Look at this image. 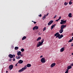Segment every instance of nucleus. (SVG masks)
<instances>
[{
    "label": "nucleus",
    "mask_w": 73,
    "mask_h": 73,
    "mask_svg": "<svg viewBox=\"0 0 73 73\" xmlns=\"http://www.w3.org/2000/svg\"><path fill=\"white\" fill-rule=\"evenodd\" d=\"M61 21L60 22V24L62 25H63V24H65L66 22V21H64L63 19H62L61 20Z\"/></svg>",
    "instance_id": "f257e3e1"
},
{
    "label": "nucleus",
    "mask_w": 73,
    "mask_h": 73,
    "mask_svg": "<svg viewBox=\"0 0 73 73\" xmlns=\"http://www.w3.org/2000/svg\"><path fill=\"white\" fill-rule=\"evenodd\" d=\"M15 54H9L8 55L9 57L10 58H15Z\"/></svg>",
    "instance_id": "f03ea898"
},
{
    "label": "nucleus",
    "mask_w": 73,
    "mask_h": 73,
    "mask_svg": "<svg viewBox=\"0 0 73 73\" xmlns=\"http://www.w3.org/2000/svg\"><path fill=\"white\" fill-rule=\"evenodd\" d=\"M40 61L42 63H45L46 62L45 58H42L40 60Z\"/></svg>",
    "instance_id": "7ed1b4c3"
},
{
    "label": "nucleus",
    "mask_w": 73,
    "mask_h": 73,
    "mask_svg": "<svg viewBox=\"0 0 73 73\" xmlns=\"http://www.w3.org/2000/svg\"><path fill=\"white\" fill-rule=\"evenodd\" d=\"M38 43H38L37 45V47H39L40 46H41L42 45V43L41 42H38Z\"/></svg>",
    "instance_id": "20e7f679"
},
{
    "label": "nucleus",
    "mask_w": 73,
    "mask_h": 73,
    "mask_svg": "<svg viewBox=\"0 0 73 73\" xmlns=\"http://www.w3.org/2000/svg\"><path fill=\"white\" fill-rule=\"evenodd\" d=\"M13 66L12 64L10 65L9 66V69L10 70H12L13 69Z\"/></svg>",
    "instance_id": "39448f33"
},
{
    "label": "nucleus",
    "mask_w": 73,
    "mask_h": 73,
    "mask_svg": "<svg viewBox=\"0 0 73 73\" xmlns=\"http://www.w3.org/2000/svg\"><path fill=\"white\" fill-rule=\"evenodd\" d=\"M35 29L36 30H37V29H38V27L37 26H35L33 28V29L34 30V31H35Z\"/></svg>",
    "instance_id": "423d86ee"
},
{
    "label": "nucleus",
    "mask_w": 73,
    "mask_h": 73,
    "mask_svg": "<svg viewBox=\"0 0 73 73\" xmlns=\"http://www.w3.org/2000/svg\"><path fill=\"white\" fill-rule=\"evenodd\" d=\"M66 27V25H62L61 26V29H63L64 28Z\"/></svg>",
    "instance_id": "0eeeda50"
},
{
    "label": "nucleus",
    "mask_w": 73,
    "mask_h": 73,
    "mask_svg": "<svg viewBox=\"0 0 73 73\" xmlns=\"http://www.w3.org/2000/svg\"><path fill=\"white\" fill-rule=\"evenodd\" d=\"M52 23H53V21L52 20L50 21L48 23V25H51V24H52Z\"/></svg>",
    "instance_id": "6e6552de"
},
{
    "label": "nucleus",
    "mask_w": 73,
    "mask_h": 73,
    "mask_svg": "<svg viewBox=\"0 0 73 73\" xmlns=\"http://www.w3.org/2000/svg\"><path fill=\"white\" fill-rule=\"evenodd\" d=\"M56 65V63H52L51 65V68H53V67H54V66Z\"/></svg>",
    "instance_id": "1a4fd4ad"
},
{
    "label": "nucleus",
    "mask_w": 73,
    "mask_h": 73,
    "mask_svg": "<svg viewBox=\"0 0 73 73\" xmlns=\"http://www.w3.org/2000/svg\"><path fill=\"white\" fill-rule=\"evenodd\" d=\"M64 49H65V48L64 47L60 49V52H64Z\"/></svg>",
    "instance_id": "9d476101"
},
{
    "label": "nucleus",
    "mask_w": 73,
    "mask_h": 73,
    "mask_svg": "<svg viewBox=\"0 0 73 73\" xmlns=\"http://www.w3.org/2000/svg\"><path fill=\"white\" fill-rule=\"evenodd\" d=\"M23 62H24L22 60H19V61H18V63L19 64H23Z\"/></svg>",
    "instance_id": "9b49d317"
},
{
    "label": "nucleus",
    "mask_w": 73,
    "mask_h": 73,
    "mask_svg": "<svg viewBox=\"0 0 73 73\" xmlns=\"http://www.w3.org/2000/svg\"><path fill=\"white\" fill-rule=\"evenodd\" d=\"M67 69L68 70H69V69H71L72 68V66H67Z\"/></svg>",
    "instance_id": "f8f14e48"
},
{
    "label": "nucleus",
    "mask_w": 73,
    "mask_h": 73,
    "mask_svg": "<svg viewBox=\"0 0 73 73\" xmlns=\"http://www.w3.org/2000/svg\"><path fill=\"white\" fill-rule=\"evenodd\" d=\"M64 37V35H60V36H59V39H60L62 38V37Z\"/></svg>",
    "instance_id": "ddd939ff"
},
{
    "label": "nucleus",
    "mask_w": 73,
    "mask_h": 73,
    "mask_svg": "<svg viewBox=\"0 0 73 73\" xmlns=\"http://www.w3.org/2000/svg\"><path fill=\"white\" fill-rule=\"evenodd\" d=\"M21 54V51H19L17 53V56H20V55Z\"/></svg>",
    "instance_id": "4468645a"
},
{
    "label": "nucleus",
    "mask_w": 73,
    "mask_h": 73,
    "mask_svg": "<svg viewBox=\"0 0 73 73\" xmlns=\"http://www.w3.org/2000/svg\"><path fill=\"white\" fill-rule=\"evenodd\" d=\"M31 65L30 64H27V67L28 68H29V67H31Z\"/></svg>",
    "instance_id": "2eb2a0df"
},
{
    "label": "nucleus",
    "mask_w": 73,
    "mask_h": 73,
    "mask_svg": "<svg viewBox=\"0 0 73 73\" xmlns=\"http://www.w3.org/2000/svg\"><path fill=\"white\" fill-rule=\"evenodd\" d=\"M63 29H61L59 30V33H62L63 32Z\"/></svg>",
    "instance_id": "dca6fc26"
},
{
    "label": "nucleus",
    "mask_w": 73,
    "mask_h": 73,
    "mask_svg": "<svg viewBox=\"0 0 73 73\" xmlns=\"http://www.w3.org/2000/svg\"><path fill=\"white\" fill-rule=\"evenodd\" d=\"M27 38V36H24L22 38V40H25V38Z\"/></svg>",
    "instance_id": "f3484780"
},
{
    "label": "nucleus",
    "mask_w": 73,
    "mask_h": 73,
    "mask_svg": "<svg viewBox=\"0 0 73 73\" xmlns=\"http://www.w3.org/2000/svg\"><path fill=\"white\" fill-rule=\"evenodd\" d=\"M24 70L22 68L21 70H19L18 71L19 72H22L24 71Z\"/></svg>",
    "instance_id": "a211bd4d"
},
{
    "label": "nucleus",
    "mask_w": 73,
    "mask_h": 73,
    "mask_svg": "<svg viewBox=\"0 0 73 73\" xmlns=\"http://www.w3.org/2000/svg\"><path fill=\"white\" fill-rule=\"evenodd\" d=\"M16 59H20V58H21V57L20 56H16Z\"/></svg>",
    "instance_id": "6ab92c4d"
},
{
    "label": "nucleus",
    "mask_w": 73,
    "mask_h": 73,
    "mask_svg": "<svg viewBox=\"0 0 73 73\" xmlns=\"http://www.w3.org/2000/svg\"><path fill=\"white\" fill-rule=\"evenodd\" d=\"M41 39V37H39L37 39L36 41H38L39 40H40Z\"/></svg>",
    "instance_id": "aec40b11"
},
{
    "label": "nucleus",
    "mask_w": 73,
    "mask_h": 73,
    "mask_svg": "<svg viewBox=\"0 0 73 73\" xmlns=\"http://www.w3.org/2000/svg\"><path fill=\"white\" fill-rule=\"evenodd\" d=\"M58 35H60L59 34V33L58 32L57 33H56L54 35V36H57Z\"/></svg>",
    "instance_id": "412c9836"
},
{
    "label": "nucleus",
    "mask_w": 73,
    "mask_h": 73,
    "mask_svg": "<svg viewBox=\"0 0 73 73\" xmlns=\"http://www.w3.org/2000/svg\"><path fill=\"white\" fill-rule=\"evenodd\" d=\"M46 17L45 16V14L44 15V16H43V17L42 18V19L43 20H44V19H46Z\"/></svg>",
    "instance_id": "4be33fe9"
},
{
    "label": "nucleus",
    "mask_w": 73,
    "mask_h": 73,
    "mask_svg": "<svg viewBox=\"0 0 73 73\" xmlns=\"http://www.w3.org/2000/svg\"><path fill=\"white\" fill-rule=\"evenodd\" d=\"M27 65H26L25 66V67H23L22 68H23V70H25V69H27Z\"/></svg>",
    "instance_id": "5701e85b"
},
{
    "label": "nucleus",
    "mask_w": 73,
    "mask_h": 73,
    "mask_svg": "<svg viewBox=\"0 0 73 73\" xmlns=\"http://www.w3.org/2000/svg\"><path fill=\"white\" fill-rule=\"evenodd\" d=\"M71 15H72V13H70L69 14L68 16L69 17H71L72 16Z\"/></svg>",
    "instance_id": "b1692460"
},
{
    "label": "nucleus",
    "mask_w": 73,
    "mask_h": 73,
    "mask_svg": "<svg viewBox=\"0 0 73 73\" xmlns=\"http://www.w3.org/2000/svg\"><path fill=\"white\" fill-rule=\"evenodd\" d=\"M72 0H71L69 2V5H72V2H71Z\"/></svg>",
    "instance_id": "393cba45"
},
{
    "label": "nucleus",
    "mask_w": 73,
    "mask_h": 73,
    "mask_svg": "<svg viewBox=\"0 0 73 73\" xmlns=\"http://www.w3.org/2000/svg\"><path fill=\"white\" fill-rule=\"evenodd\" d=\"M60 34H58V35L56 36V38L58 37V38H59V37H60Z\"/></svg>",
    "instance_id": "a878e982"
},
{
    "label": "nucleus",
    "mask_w": 73,
    "mask_h": 73,
    "mask_svg": "<svg viewBox=\"0 0 73 73\" xmlns=\"http://www.w3.org/2000/svg\"><path fill=\"white\" fill-rule=\"evenodd\" d=\"M15 50H18L19 49V47H15Z\"/></svg>",
    "instance_id": "bb28decb"
},
{
    "label": "nucleus",
    "mask_w": 73,
    "mask_h": 73,
    "mask_svg": "<svg viewBox=\"0 0 73 73\" xmlns=\"http://www.w3.org/2000/svg\"><path fill=\"white\" fill-rule=\"evenodd\" d=\"M68 4V3H66V2H65L64 3V5H67Z\"/></svg>",
    "instance_id": "cd10ccee"
},
{
    "label": "nucleus",
    "mask_w": 73,
    "mask_h": 73,
    "mask_svg": "<svg viewBox=\"0 0 73 73\" xmlns=\"http://www.w3.org/2000/svg\"><path fill=\"white\" fill-rule=\"evenodd\" d=\"M44 41V39H42V40H41V43H42V44H43V42Z\"/></svg>",
    "instance_id": "c85d7f7f"
},
{
    "label": "nucleus",
    "mask_w": 73,
    "mask_h": 73,
    "mask_svg": "<svg viewBox=\"0 0 73 73\" xmlns=\"http://www.w3.org/2000/svg\"><path fill=\"white\" fill-rule=\"evenodd\" d=\"M21 52H23L24 51V48H22L21 49Z\"/></svg>",
    "instance_id": "c756f323"
},
{
    "label": "nucleus",
    "mask_w": 73,
    "mask_h": 73,
    "mask_svg": "<svg viewBox=\"0 0 73 73\" xmlns=\"http://www.w3.org/2000/svg\"><path fill=\"white\" fill-rule=\"evenodd\" d=\"M72 39H70L68 41V42H72Z\"/></svg>",
    "instance_id": "7c9ffc66"
},
{
    "label": "nucleus",
    "mask_w": 73,
    "mask_h": 73,
    "mask_svg": "<svg viewBox=\"0 0 73 73\" xmlns=\"http://www.w3.org/2000/svg\"><path fill=\"white\" fill-rule=\"evenodd\" d=\"M54 27V25H52L51 26V29H53V28Z\"/></svg>",
    "instance_id": "2f4dec72"
},
{
    "label": "nucleus",
    "mask_w": 73,
    "mask_h": 73,
    "mask_svg": "<svg viewBox=\"0 0 73 73\" xmlns=\"http://www.w3.org/2000/svg\"><path fill=\"white\" fill-rule=\"evenodd\" d=\"M46 27H44L43 28V31H45V30H46Z\"/></svg>",
    "instance_id": "473e14b6"
},
{
    "label": "nucleus",
    "mask_w": 73,
    "mask_h": 73,
    "mask_svg": "<svg viewBox=\"0 0 73 73\" xmlns=\"http://www.w3.org/2000/svg\"><path fill=\"white\" fill-rule=\"evenodd\" d=\"M68 71H69V70H67L65 72V73H68Z\"/></svg>",
    "instance_id": "72a5a7b5"
},
{
    "label": "nucleus",
    "mask_w": 73,
    "mask_h": 73,
    "mask_svg": "<svg viewBox=\"0 0 73 73\" xmlns=\"http://www.w3.org/2000/svg\"><path fill=\"white\" fill-rule=\"evenodd\" d=\"M12 58H10L9 60V61H11V60H12Z\"/></svg>",
    "instance_id": "f704fd0d"
},
{
    "label": "nucleus",
    "mask_w": 73,
    "mask_h": 73,
    "mask_svg": "<svg viewBox=\"0 0 73 73\" xmlns=\"http://www.w3.org/2000/svg\"><path fill=\"white\" fill-rule=\"evenodd\" d=\"M61 16H60L59 17V19H59V20H60V19H61Z\"/></svg>",
    "instance_id": "c9c22d12"
},
{
    "label": "nucleus",
    "mask_w": 73,
    "mask_h": 73,
    "mask_svg": "<svg viewBox=\"0 0 73 73\" xmlns=\"http://www.w3.org/2000/svg\"><path fill=\"white\" fill-rule=\"evenodd\" d=\"M48 15H49V13H47L46 15H45V16H48Z\"/></svg>",
    "instance_id": "e433bc0d"
},
{
    "label": "nucleus",
    "mask_w": 73,
    "mask_h": 73,
    "mask_svg": "<svg viewBox=\"0 0 73 73\" xmlns=\"http://www.w3.org/2000/svg\"><path fill=\"white\" fill-rule=\"evenodd\" d=\"M56 17H57V15H55L54 17V19H55V18H56Z\"/></svg>",
    "instance_id": "4c0bfd02"
},
{
    "label": "nucleus",
    "mask_w": 73,
    "mask_h": 73,
    "mask_svg": "<svg viewBox=\"0 0 73 73\" xmlns=\"http://www.w3.org/2000/svg\"><path fill=\"white\" fill-rule=\"evenodd\" d=\"M19 64V63H17L15 64V66H17V64Z\"/></svg>",
    "instance_id": "58836bf2"
},
{
    "label": "nucleus",
    "mask_w": 73,
    "mask_h": 73,
    "mask_svg": "<svg viewBox=\"0 0 73 73\" xmlns=\"http://www.w3.org/2000/svg\"><path fill=\"white\" fill-rule=\"evenodd\" d=\"M20 57H21V56H23V55L21 54L20 55Z\"/></svg>",
    "instance_id": "ea45409f"
},
{
    "label": "nucleus",
    "mask_w": 73,
    "mask_h": 73,
    "mask_svg": "<svg viewBox=\"0 0 73 73\" xmlns=\"http://www.w3.org/2000/svg\"><path fill=\"white\" fill-rule=\"evenodd\" d=\"M13 61H15V58H13Z\"/></svg>",
    "instance_id": "a19ab883"
},
{
    "label": "nucleus",
    "mask_w": 73,
    "mask_h": 73,
    "mask_svg": "<svg viewBox=\"0 0 73 73\" xmlns=\"http://www.w3.org/2000/svg\"><path fill=\"white\" fill-rule=\"evenodd\" d=\"M38 16H39V17H41V16H42L41 14H40V15Z\"/></svg>",
    "instance_id": "79ce46f5"
},
{
    "label": "nucleus",
    "mask_w": 73,
    "mask_h": 73,
    "mask_svg": "<svg viewBox=\"0 0 73 73\" xmlns=\"http://www.w3.org/2000/svg\"><path fill=\"white\" fill-rule=\"evenodd\" d=\"M59 20L58 19L57 20H56V22H57V21H59Z\"/></svg>",
    "instance_id": "37998d69"
},
{
    "label": "nucleus",
    "mask_w": 73,
    "mask_h": 73,
    "mask_svg": "<svg viewBox=\"0 0 73 73\" xmlns=\"http://www.w3.org/2000/svg\"><path fill=\"white\" fill-rule=\"evenodd\" d=\"M33 23H34V24H36V22L34 21V22H33Z\"/></svg>",
    "instance_id": "c03bdc74"
},
{
    "label": "nucleus",
    "mask_w": 73,
    "mask_h": 73,
    "mask_svg": "<svg viewBox=\"0 0 73 73\" xmlns=\"http://www.w3.org/2000/svg\"><path fill=\"white\" fill-rule=\"evenodd\" d=\"M43 56H42V55H41L40 56V58H42V57H43Z\"/></svg>",
    "instance_id": "a18cd8bd"
},
{
    "label": "nucleus",
    "mask_w": 73,
    "mask_h": 73,
    "mask_svg": "<svg viewBox=\"0 0 73 73\" xmlns=\"http://www.w3.org/2000/svg\"><path fill=\"white\" fill-rule=\"evenodd\" d=\"M54 25V27H55V26H56V25Z\"/></svg>",
    "instance_id": "49530a36"
},
{
    "label": "nucleus",
    "mask_w": 73,
    "mask_h": 73,
    "mask_svg": "<svg viewBox=\"0 0 73 73\" xmlns=\"http://www.w3.org/2000/svg\"><path fill=\"white\" fill-rule=\"evenodd\" d=\"M73 46V43L71 44V46Z\"/></svg>",
    "instance_id": "de8ad7c7"
},
{
    "label": "nucleus",
    "mask_w": 73,
    "mask_h": 73,
    "mask_svg": "<svg viewBox=\"0 0 73 73\" xmlns=\"http://www.w3.org/2000/svg\"><path fill=\"white\" fill-rule=\"evenodd\" d=\"M38 35H41V34H40V33H39Z\"/></svg>",
    "instance_id": "09e8293b"
},
{
    "label": "nucleus",
    "mask_w": 73,
    "mask_h": 73,
    "mask_svg": "<svg viewBox=\"0 0 73 73\" xmlns=\"http://www.w3.org/2000/svg\"><path fill=\"white\" fill-rule=\"evenodd\" d=\"M71 65L72 66H73V63H72L71 64Z\"/></svg>",
    "instance_id": "8fccbe9b"
},
{
    "label": "nucleus",
    "mask_w": 73,
    "mask_h": 73,
    "mask_svg": "<svg viewBox=\"0 0 73 73\" xmlns=\"http://www.w3.org/2000/svg\"><path fill=\"white\" fill-rule=\"evenodd\" d=\"M8 72L7 71H6V73H8Z\"/></svg>",
    "instance_id": "3c124183"
},
{
    "label": "nucleus",
    "mask_w": 73,
    "mask_h": 73,
    "mask_svg": "<svg viewBox=\"0 0 73 73\" xmlns=\"http://www.w3.org/2000/svg\"><path fill=\"white\" fill-rule=\"evenodd\" d=\"M72 36H73V33H72Z\"/></svg>",
    "instance_id": "603ef678"
},
{
    "label": "nucleus",
    "mask_w": 73,
    "mask_h": 73,
    "mask_svg": "<svg viewBox=\"0 0 73 73\" xmlns=\"http://www.w3.org/2000/svg\"><path fill=\"white\" fill-rule=\"evenodd\" d=\"M72 55H73V53L72 54Z\"/></svg>",
    "instance_id": "864d4df0"
},
{
    "label": "nucleus",
    "mask_w": 73,
    "mask_h": 73,
    "mask_svg": "<svg viewBox=\"0 0 73 73\" xmlns=\"http://www.w3.org/2000/svg\"><path fill=\"white\" fill-rule=\"evenodd\" d=\"M32 22H34V21H32Z\"/></svg>",
    "instance_id": "5fc2aeb1"
}]
</instances>
